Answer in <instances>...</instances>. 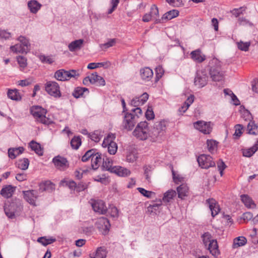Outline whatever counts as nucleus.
<instances>
[{"label":"nucleus","mask_w":258,"mask_h":258,"mask_svg":"<svg viewBox=\"0 0 258 258\" xmlns=\"http://www.w3.org/2000/svg\"><path fill=\"white\" fill-rule=\"evenodd\" d=\"M115 139V135L113 134L110 133L108 135L106 138H105L102 143V147H108L109 142H111L112 140H114Z\"/></svg>","instance_id":"obj_54"},{"label":"nucleus","mask_w":258,"mask_h":258,"mask_svg":"<svg viewBox=\"0 0 258 258\" xmlns=\"http://www.w3.org/2000/svg\"><path fill=\"white\" fill-rule=\"evenodd\" d=\"M156 200L154 202H156V203H154L152 205H150L148 207V212L150 214L156 215L158 213L160 212L161 207L162 206V201L161 199L157 200L156 198Z\"/></svg>","instance_id":"obj_19"},{"label":"nucleus","mask_w":258,"mask_h":258,"mask_svg":"<svg viewBox=\"0 0 258 258\" xmlns=\"http://www.w3.org/2000/svg\"><path fill=\"white\" fill-rule=\"evenodd\" d=\"M85 92L89 93V91L87 88L78 87L75 89L72 95L75 98H78L83 97Z\"/></svg>","instance_id":"obj_32"},{"label":"nucleus","mask_w":258,"mask_h":258,"mask_svg":"<svg viewBox=\"0 0 258 258\" xmlns=\"http://www.w3.org/2000/svg\"><path fill=\"white\" fill-rule=\"evenodd\" d=\"M18 40L20 41V43L23 45V47L28 51L30 49V44L29 40L25 37L20 36Z\"/></svg>","instance_id":"obj_48"},{"label":"nucleus","mask_w":258,"mask_h":258,"mask_svg":"<svg viewBox=\"0 0 258 258\" xmlns=\"http://www.w3.org/2000/svg\"><path fill=\"white\" fill-rule=\"evenodd\" d=\"M188 188L185 184H182L177 188V192L178 197L181 199H183L185 197L187 196Z\"/></svg>","instance_id":"obj_30"},{"label":"nucleus","mask_w":258,"mask_h":258,"mask_svg":"<svg viewBox=\"0 0 258 258\" xmlns=\"http://www.w3.org/2000/svg\"><path fill=\"white\" fill-rule=\"evenodd\" d=\"M54 189V184L50 181H46L39 184V191L42 192L44 191L50 192Z\"/></svg>","instance_id":"obj_24"},{"label":"nucleus","mask_w":258,"mask_h":258,"mask_svg":"<svg viewBox=\"0 0 258 258\" xmlns=\"http://www.w3.org/2000/svg\"><path fill=\"white\" fill-rule=\"evenodd\" d=\"M84 42V40L82 39L72 41L68 45L69 50L71 52H74L80 49L83 47Z\"/></svg>","instance_id":"obj_23"},{"label":"nucleus","mask_w":258,"mask_h":258,"mask_svg":"<svg viewBox=\"0 0 258 258\" xmlns=\"http://www.w3.org/2000/svg\"><path fill=\"white\" fill-rule=\"evenodd\" d=\"M145 94V93H143L141 97H136L133 99L131 102V105L134 107L138 106L140 105H143L145 102V99L143 97V95Z\"/></svg>","instance_id":"obj_42"},{"label":"nucleus","mask_w":258,"mask_h":258,"mask_svg":"<svg viewBox=\"0 0 258 258\" xmlns=\"http://www.w3.org/2000/svg\"><path fill=\"white\" fill-rule=\"evenodd\" d=\"M102 136L101 132L100 131H95L93 133L88 134V137L96 143L100 141Z\"/></svg>","instance_id":"obj_43"},{"label":"nucleus","mask_w":258,"mask_h":258,"mask_svg":"<svg viewBox=\"0 0 258 258\" xmlns=\"http://www.w3.org/2000/svg\"><path fill=\"white\" fill-rule=\"evenodd\" d=\"M80 73L79 70H70L69 71L66 70V77L67 81L70 80L71 78H74L77 79L80 77Z\"/></svg>","instance_id":"obj_38"},{"label":"nucleus","mask_w":258,"mask_h":258,"mask_svg":"<svg viewBox=\"0 0 258 258\" xmlns=\"http://www.w3.org/2000/svg\"><path fill=\"white\" fill-rule=\"evenodd\" d=\"M208 76L205 71H198L195 78L194 83L199 88L205 86L208 82Z\"/></svg>","instance_id":"obj_11"},{"label":"nucleus","mask_w":258,"mask_h":258,"mask_svg":"<svg viewBox=\"0 0 258 258\" xmlns=\"http://www.w3.org/2000/svg\"><path fill=\"white\" fill-rule=\"evenodd\" d=\"M83 84L84 85L88 86L89 84H96L97 86H105V80L98 75L97 73H94L85 77L83 80Z\"/></svg>","instance_id":"obj_7"},{"label":"nucleus","mask_w":258,"mask_h":258,"mask_svg":"<svg viewBox=\"0 0 258 258\" xmlns=\"http://www.w3.org/2000/svg\"><path fill=\"white\" fill-rule=\"evenodd\" d=\"M116 42V39L115 38L109 39L108 42L104 44L100 45V47L102 48L107 49L109 47L114 46Z\"/></svg>","instance_id":"obj_56"},{"label":"nucleus","mask_w":258,"mask_h":258,"mask_svg":"<svg viewBox=\"0 0 258 258\" xmlns=\"http://www.w3.org/2000/svg\"><path fill=\"white\" fill-rule=\"evenodd\" d=\"M82 143L80 137H74L71 141V145L73 149L77 150Z\"/></svg>","instance_id":"obj_47"},{"label":"nucleus","mask_w":258,"mask_h":258,"mask_svg":"<svg viewBox=\"0 0 258 258\" xmlns=\"http://www.w3.org/2000/svg\"><path fill=\"white\" fill-rule=\"evenodd\" d=\"M15 189V186L11 185H8L2 189L1 190V194L5 198H10L13 196Z\"/></svg>","instance_id":"obj_21"},{"label":"nucleus","mask_w":258,"mask_h":258,"mask_svg":"<svg viewBox=\"0 0 258 258\" xmlns=\"http://www.w3.org/2000/svg\"><path fill=\"white\" fill-rule=\"evenodd\" d=\"M102 161V158L101 154L98 152H96L95 156H93V158L91 160V166L94 170L98 169L99 164Z\"/></svg>","instance_id":"obj_31"},{"label":"nucleus","mask_w":258,"mask_h":258,"mask_svg":"<svg viewBox=\"0 0 258 258\" xmlns=\"http://www.w3.org/2000/svg\"><path fill=\"white\" fill-rule=\"evenodd\" d=\"M170 6L173 7H180L182 5V2L181 0H166Z\"/></svg>","instance_id":"obj_60"},{"label":"nucleus","mask_w":258,"mask_h":258,"mask_svg":"<svg viewBox=\"0 0 258 258\" xmlns=\"http://www.w3.org/2000/svg\"><path fill=\"white\" fill-rule=\"evenodd\" d=\"M210 67L209 73L212 80L219 82L224 78L223 72L221 70V62L217 58H213L209 62Z\"/></svg>","instance_id":"obj_3"},{"label":"nucleus","mask_w":258,"mask_h":258,"mask_svg":"<svg viewBox=\"0 0 258 258\" xmlns=\"http://www.w3.org/2000/svg\"><path fill=\"white\" fill-rule=\"evenodd\" d=\"M54 78L58 81H67V79L66 77V70L64 69H60L57 71L54 74Z\"/></svg>","instance_id":"obj_40"},{"label":"nucleus","mask_w":258,"mask_h":258,"mask_svg":"<svg viewBox=\"0 0 258 258\" xmlns=\"http://www.w3.org/2000/svg\"><path fill=\"white\" fill-rule=\"evenodd\" d=\"M55 241V238L47 239L45 237H41L38 238L37 241L44 246L51 244Z\"/></svg>","instance_id":"obj_53"},{"label":"nucleus","mask_w":258,"mask_h":258,"mask_svg":"<svg viewBox=\"0 0 258 258\" xmlns=\"http://www.w3.org/2000/svg\"><path fill=\"white\" fill-rule=\"evenodd\" d=\"M177 192L175 190L170 189L164 194L163 197L161 200L162 203L167 204L171 202L174 197L176 196Z\"/></svg>","instance_id":"obj_22"},{"label":"nucleus","mask_w":258,"mask_h":258,"mask_svg":"<svg viewBox=\"0 0 258 258\" xmlns=\"http://www.w3.org/2000/svg\"><path fill=\"white\" fill-rule=\"evenodd\" d=\"M240 198L241 201L247 208H254L256 207V205L252 199L248 195H241Z\"/></svg>","instance_id":"obj_26"},{"label":"nucleus","mask_w":258,"mask_h":258,"mask_svg":"<svg viewBox=\"0 0 258 258\" xmlns=\"http://www.w3.org/2000/svg\"><path fill=\"white\" fill-rule=\"evenodd\" d=\"M96 224L100 225L102 228H104L105 232H108L109 231L110 224L107 218L103 217H100L97 220Z\"/></svg>","instance_id":"obj_29"},{"label":"nucleus","mask_w":258,"mask_h":258,"mask_svg":"<svg viewBox=\"0 0 258 258\" xmlns=\"http://www.w3.org/2000/svg\"><path fill=\"white\" fill-rule=\"evenodd\" d=\"M41 5L36 1H30L28 3V7L32 13L35 14L40 9Z\"/></svg>","instance_id":"obj_34"},{"label":"nucleus","mask_w":258,"mask_h":258,"mask_svg":"<svg viewBox=\"0 0 258 258\" xmlns=\"http://www.w3.org/2000/svg\"><path fill=\"white\" fill-rule=\"evenodd\" d=\"M106 256V252L104 247H98L94 256H91V258H105Z\"/></svg>","instance_id":"obj_45"},{"label":"nucleus","mask_w":258,"mask_h":258,"mask_svg":"<svg viewBox=\"0 0 258 258\" xmlns=\"http://www.w3.org/2000/svg\"><path fill=\"white\" fill-rule=\"evenodd\" d=\"M139 116L132 113H126L124 117L123 125L124 129L131 131L135 126Z\"/></svg>","instance_id":"obj_8"},{"label":"nucleus","mask_w":258,"mask_h":258,"mask_svg":"<svg viewBox=\"0 0 258 258\" xmlns=\"http://www.w3.org/2000/svg\"><path fill=\"white\" fill-rule=\"evenodd\" d=\"M45 89L49 95L55 98L61 96L59 86L56 82L47 81L45 84Z\"/></svg>","instance_id":"obj_5"},{"label":"nucleus","mask_w":258,"mask_h":258,"mask_svg":"<svg viewBox=\"0 0 258 258\" xmlns=\"http://www.w3.org/2000/svg\"><path fill=\"white\" fill-rule=\"evenodd\" d=\"M206 204L208 205L213 217H215L220 211V206L217 202L214 199H209L206 200Z\"/></svg>","instance_id":"obj_15"},{"label":"nucleus","mask_w":258,"mask_h":258,"mask_svg":"<svg viewBox=\"0 0 258 258\" xmlns=\"http://www.w3.org/2000/svg\"><path fill=\"white\" fill-rule=\"evenodd\" d=\"M197 161L199 166L202 168L208 169L210 167L215 166V163L210 155H201L198 157Z\"/></svg>","instance_id":"obj_9"},{"label":"nucleus","mask_w":258,"mask_h":258,"mask_svg":"<svg viewBox=\"0 0 258 258\" xmlns=\"http://www.w3.org/2000/svg\"><path fill=\"white\" fill-rule=\"evenodd\" d=\"M109 214L110 216L115 218H117L118 217V210L116 207L113 206L110 207L108 210Z\"/></svg>","instance_id":"obj_57"},{"label":"nucleus","mask_w":258,"mask_h":258,"mask_svg":"<svg viewBox=\"0 0 258 258\" xmlns=\"http://www.w3.org/2000/svg\"><path fill=\"white\" fill-rule=\"evenodd\" d=\"M24 151V148L23 147H19L18 148H10L8 150L9 157L13 159L20 154H22Z\"/></svg>","instance_id":"obj_27"},{"label":"nucleus","mask_w":258,"mask_h":258,"mask_svg":"<svg viewBox=\"0 0 258 258\" xmlns=\"http://www.w3.org/2000/svg\"><path fill=\"white\" fill-rule=\"evenodd\" d=\"M243 126L241 124H238L235 126V132L234 136L237 137H239L242 134Z\"/></svg>","instance_id":"obj_59"},{"label":"nucleus","mask_w":258,"mask_h":258,"mask_svg":"<svg viewBox=\"0 0 258 258\" xmlns=\"http://www.w3.org/2000/svg\"><path fill=\"white\" fill-rule=\"evenodd\" d=\"M40 59L42 62L48 64H51L54 61L53 58L49 56H41Z\"/></svg>","instance_id":"obj_62"},{"label":"nucleus","mask_w":258,"mask_h":258,"mask_svg":"<svg viewBox=\"0 0 258 258\" xmlns=\"http://www.w3.org/2000/svg\"><path fill=\"white\" fill-rule=\"evenodd\" d=\"M102 166L106 170L109 171L111 173L113 172L114 168V166H112V161L107 158L105 159H103Z\"/></svg>","instance_id":"obj_37"},{"label":"nucleus","mask_w":258,"mask_h":258,"mask_svg":"<svg viewBox=\"0 0 258 258\" xmlns=\"http://www.w3.org/2000/svg\"><path fill=\"white\" fill-rule=\"evenodd\" d=\"M156 77L155 79V83H157L160 78L162 77L164 73V71L163 68L159 66L155 69Z\"/></svg>","instance_id":"obj_52"},{"label":"nucleus","mask_w":258,"mask_h":258,"mask_svg":"<svg viewBox=\"0 0 258 258\" xmlns=\"http://www.w3.org/2000/svg\"><path fill=\"white\" fill-rule=\"evenodd\" d=\"M96 152V150L95 149H92L87 151L85 154L82 157V161L83 162H86L89 159H91L93 158L94 156H95V153Z\"/></svg>","instance_id":"obj_44"},{"label":"nucleus","mask_w":258,"mask_h":258,"mask_svg":"<svg viewBox=\"0 0 258 258\" xmlns=\"http://www.w3.org/2000/svg\"><path fill=\"white\" fill-rule=\"evenodd\" d=\"M117 150V144L114 142L113 140H112L111 142H109V144L108 146V153L111 155H114L116 153Z\"/></svg>","instance_id":"obj_50"},{"label":"nucleus","mask_w":258,"mask_h":258,"mask_svg":"<svg viewBox=\"0 0 258 258\" xmlns=\"http://www.w3.org/2000/svg\"><path fill=\"white\" fill-rule=\"evenodd\" d=\"M7 95L10 99L13 100H19L21 99L20 93L17 89H9Z\"/></svg>","instance_id":"obj_35"},{"label":"nucleus","mask_w":258,"mask_h":258,"mask_svg":"<svg viewBox=\"0 0 258 258\" xmlns=\"http://www.w3.org/2000/svg\"><path fill=\"white\" fill-rule=\"evenodd\" d=\"M112 173H115L119 176L124 177L129 175L131 174V171L126 168L119 166H114V168Z\"/></svg>","instance_id":"obj_25"},{"label":"nucleus","mask_w":258,"mask_h":258,"mask_svg":"<svg viewBox=\"0 0 258 258\" xmlns=\"http://www.w3.org/2000/svg\"><path fill=\"white\" fill-rule=\"evenodd\" d=\"M133 135L140 140H145V121L138 124L133 132Z\"/></svg>","instance_id":"obj_14"},{"label":"nucleus","mask_w":258,"mask_h":258,"mask_svg":"<svg viewBox=\"0 0 258 258\" xmlns=\"http://www.w3.org/2000/svg\"><path fill=\"white\" fill-rule=\"evenodd\" d=\"M30 112L37 122L49 125L53 123L52 120L46 117L47 110L40 106H33L30 109Z\"/></svg>","instance_id":"obj_2"},{"label":"nucleus","mask_w":258,"mask_h":258,"mask_svg":"<svg viewBox=\"0 0 258 258\" xmlns=\"http://www.w3.org/2000/svg\"><path fill=\"white\" fill-rule=\"evenodd\" d=\"M26 59L23 57L19 56L17 57L18 62L21 68H25L27 66Z\"/></svg>","instance_id":"obj_61"},{"label":"nucleus","mask_w":258,"mask_h":258,"mask_svg":"<svg viewBox=\"0 0 258 258\" xmlns=\"http://www.w3.org/2000/svg\"><path fill=\"white\" fill-rule=\"evenodd\" d=\"M29 165V161L27 158L19 160L17 163V167L24 170L28 169Z\"/></svg>","instance_id":"obj_41"},{"label":"nucleus","mask_w":258,"mask_h":258,"mask_svg":"<svg viewBox=\"0 0 258 258\" xmlns=\"http://www.w3.org/2000/svg\"><path fill=\"white\" fill-rule=\"evenodd\" d=\"M257 144H255L252 147L244 149L242 151L243 155L245 157H250L257 150Z\"/></svg>","instance_id":"obj_36"},{"label":"nucleus","mask_w":258,"mask_h":258,"mask_svg":"<svg viewBox=\"0 0 258 258\" xmlns=\"http://www.w3.org/2000/svg\"><path fill=\"white\" fill-rule=\"evenodd\" d=\"M10 49L12 51L16 53H27L28 52L21 43L11 46Z\"/></svg>","instance_id":"obj_46"},{"label":"nucleus","mask_w":258,"mask_h":258,"mask_svg":"<svg viewBox=\"0 0 258 258\" xmlns=\"http://www.w3.org/2000/svg\"><path fill=\"white\" fill-rule=\"evenodd\" d=\"M155 118L152 106L148 104V108L146 109V119L148 120H153Z\"/></svg>","instance_id":"obj_55"},{"label":"nucleus","mask_w":258,"mask_h":258,"mask_svg":"<svg viewBox=\"0 0 258 258\" xmlns=\"http://www.w3.org/2000/svg\"><path fill=\"white\" fill-rule=\"evenodd\" d=\"M191 58L198 63H201L206 59V56L202 53L201 49H198L190 52Z\"/></svg>","instance_id":"obj_18"},{"label":"nucleus","mask_w":258,"mask_h":258,"mask_svg":"<svg viewBox=\"0 0 258 258\" xmlns=\"http://www.w3.org/2000/svg\"><path fill=\"white\" fill-rule=\"evenodd\" d=\"M166 128V125L165 121L157 122L155 124L153 128L148 132V135L154 140L159 136H163Z\"/></svg>","instance_id":"obj_6"},{"label":"nucleus","mask_w":258,"mask_h":258,"mask_svg":"<svg viewBox=\"0 0 258 258\" xmlns=\"http://www.w3.org/2000/svg\"><path fill=\"white\" fill-rule=\"evenodd\" d=\"M201 238L205 247L213 256H217L220 254L217 240L212 239V235L210 232H205L202 235Z\"/></svg>","instance_id":"obj_1"},{"label":"nucleus","mask_w":258,"mask_h":258,"mask_svg":"<svg viewBox=\"0 0 258 258\" xmlns=\"http://www.w3.org/2000/svg\"><path fill=\"white\" fill-rule=\"evenodd\" d=\"M29 146L32 150L34 151L39 156L43 155V149L39 143L33 140L29 143Z\"/></svg>","instance_id":"obj_28"},{"label":"nucleus","mask_w":258,"mask_h":258,"mask_svg":"<svg viewBox=\"0 0 258 258\" xmlns=\"http://www.w3.org/2000/svg\"><path fill=\"white\" fill-rule=\"evenodd\" d=\"M91 206L93 210L95 212H98L101 214H106L107 209L105 203L102 200H91Z\"/></svg>","instance_id":"obj_13"},{"label":"nucleus","mask_w":258,"mask_h":258,"mask_svg":"<svg viewBox=\"0 0 258 258\" xmlns=\"http://www.w3.org/2000/svg\"><path fill=\"white\" fill-rule=\"evenodd\" d=\"M218 142L213 140H208L207 144L209 152L213 153L217 146Z\"/></svg>","instance_id":"obj_51"},{"label":"nucleus","mask_w":258,"mask_h":258,"mask_svg":"<svg viewBox=\"0 0 258 258\" xmlns=\"http://www.w3.org/2000/svg\"><path fill=\"white\" fill-rule=\"evenodd\" d=\"M247 131L249 134L258 135V126L253 121H250L247 125Z\"/></svg>","instance_id":"obj_39"},{"label":"nucleus","mask_w":258,"mask_h":258,"mask_svg":"<svg viewBox=\"0 0 258 258\" xmlns=\"http://www.w3.org/2000/svg\"><path fill=\"white\" fill-rule=\"evenodd\" d=\"M247 242L246 238L244 236H239L234 239L232 247L233 248H236L244 245Z\"/></svg>","instance_id":"obj_33"},{"label":"nucleus","mask_w":258,"mask_h":258,"mask_svg":"<svg viewBox=\"0 0 258 258\" xmlns=\"http://www.w3.org/2000/svg\"><path fill=\"white\" fill-rule=\"evenodd\" d=\"M23 210L22 202L19 199H15L9 204L4 207V211L8 217L13 219L15 215H19Z\"/></svg>","instance_id":"obj_4"},{"label":"nucleus","mask_w":258,"mask_h":258,"mask_svg":"<svg viewBox=\"0 0 258 258\" xmlns=\"http://www.w3.org/2000/svg\"><path fill=\"white\" fill-rule=\"evenodd\" d=\"M159 11L156 5H152L151 7L150 12L148 14H146V22H148L152 20H155L156 22L157 17H158Z\"/></svg>","instance_id":"obj_20"},{"label":"nucleus","mask_w":258,"mask_h":258,"mask_svg":"<svg viewBox=\"0 0 258 258\" xmlns=\"http://www.w3.org/2000/svg\"><path fill=\"white\" fill-rule=\"evenodd\" d=\"M194 126L204 134H209L212 131L210 122L199 120L194 123Z\"/></svg>","instance_id":"obj_10"},{"label":"nucleus","mask_w":258,"mask_h":258,"mask_svg":"<svg viewBox=\"0 0 258 258\" xmlns=\"http://www.w3.org/2000/svg\"><path fill=\"white\" fill-rule=\"evenodd\" d=\"M25 200L31 205H34L36 199L38 197V191L35 190L23 191Z\"/></svg>","instance_id":"obj_16"},{"label":"nucleus","mask_w":258,"mask_h":258,"mask_svg":"<svg viewBox=\"0 0 258 258\" xmlns=\"http://www.w3.org/2000/svg\"><path fill=\"white\" fill-rule=\"evenodd\" d=\"M52 162L55 167L61 171H64L69 167V163L67 159L60 156L54 157Z\"/></svg>","instance_id":"obj_12"},{"label":"nucleus","mask_w":258,"mask_h":258,"mask_svg":"<svg viewBox=\"0 0 258 258\" xmlns=\"http://www.w3.org/2000/svg\"><path fill=\"white\" fill-rule=\"evenodd\" d=\"M16 179L19 181H23L26 180L27 175L24 173H18L16 175Z\"/></svg>","instance_id":"obj_64"},{"label":"nucleus","mask_w":258,"mask_h":258,"mask_svg":"<svg viewBox=\"0 0 258 258\" xmlns=\"http://www.w3.org/2000/svg\"><path fill=\"white\" fill-rule=\"evenodd\" d=\"M137 154L135 152H130L126 155V161L128 162H134L137 159Z\"/></svg>","instance_id":"obj_58"},{"label":"nucleus","mask_w":258,"mask_h":258,"mask_svg":"<svg viewBox=\"0 0 258 258\" xmlns=\"http://www.w3.org/2000/svg\"><path fill=\"white\" fill-rule=\"evenodd\" d=\"M179 15V11L176 10H172L164 14L161 19L156 20V23H162L168 20L177 17Z\"/></svg>","instance_id":"obj_17"},{"label":"nucleus","mask_w":258,"mask_h":258,"mask_svg":"<svg viewBox=\"0 0 258 258\" xmlns=\"http://www.w3.org/2000/svg\"><path fill=\"white\" fill-rule=\"evenodd\" d=\"M237 45L239 49L242 51H247L248 50L249 47L250 45V42H244L242 41H240L239 42L237 43Z\"/></svg>","instance_id":"obj_49"},{"label":"nucleus","mask_w":258,"mask_h":258,"mask_svg":"<svg viewBox=\"0 0 258 258\" xmlns=\"http://www.w3.org/2000/svg\"><path fill=\"white\" fill-rule=\"evenodd\" d=\"M11 33L5 31L0 30V37L5 39H9L11 37Z\"/></svg>","instance_id":"obj_63"}]
</instances>
